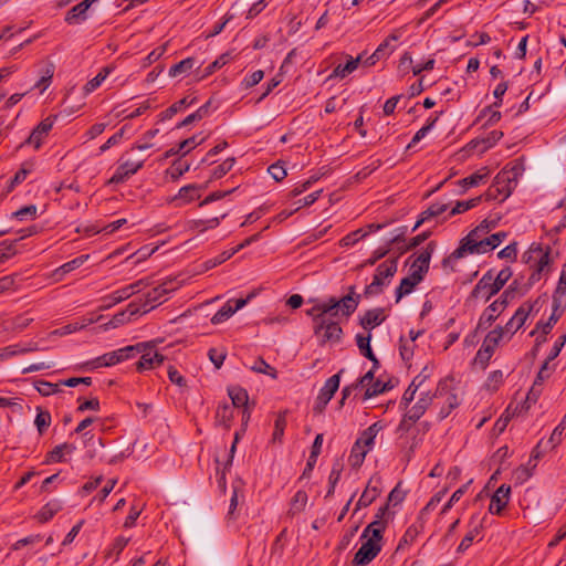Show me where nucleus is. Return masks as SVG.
Listing matches in <instances>:
<instances>
[{"label":"nucleus","mask_w":566,"mask_h":566,"mask_svg":"<svg viewBox=\"0 0 566 566\" xmlns=\"http://www.w3.org/2000/svg\"><path fill=\"white\" fill-rule=\"evenodd\" d=\"M361 300V295L356 293L354 285L348 287V293L336 298L328 297L315 304L306 311V315L313 321V332L321 340V344L339 343L343 337V328L335 318L340 314L348 318L355 313Z\"/></svg>","instance_id":"f257e3e1"},{"label":"nucleus","mask_w":566,"mask_h":566,"mask_svg":"<svg viewBox=\"0 0 566 566\" xmlns=\"http://www.w3.org/2000/svg\"><path fill=\"white\" fill-rule=\"evenodd\" d=\"M228 394L230 401L219 402L214 423L227 431L230 430L237 409L241 412L242 431H245L255 407V400L249 398L248 391H228Z\"/></svg>","instance_id":"f03ea898"},{"label":"nucleus","mask_w":566,"mask_h":566,"mask_svg":"<svg viewBox=\"0 0 566 566\" xmlns=\"http://www.w3.org/2000/svg\"><path fill=\"white\" fill-rule=\"evenodd\" d=\"M512 276L510 268L502 269L496 276L493 275V271L489 270L473 287L470 297L471 298H483L488 302L492 296L497 294L507 281Z\"/></svg>","instance_id":"7ed1b4c3"},{"label":"nucleus","mask_w":566,"mask_h":566,"mask_svg":"<svg viewBox=\"0 0 566 566\" xmlns=\"http://www.w3.org/2000/svg\"><path fill=\"white\" fill-rule=\"evenodd\" d=\"M517 282L514 281L493 303H491L479 318L478 328L486 329L505 310L510 300L514 297Z\"/></svg>","instance_id":"20e7f679"},{"label":"nucleus","mask_w":566,"mask_h":566,"mask_svg":"<svg viewBox=\"0 0 566 566\" xmlns=\"http://www.w3.org/2000/svg\"><path fill=\"white\" fill-rule=\"evenodd\" d=\"M145 347H146L145 343H138L136 345H128V346L118 348L116 350L106 353V354L95 358L90 364L94 368L103 367V366H105V367L114 366L116 364H119V363H123L125 360L136 357L144 350Z\"/></svg>","instance_id":"39448f33"},{"label":"nucleus","mask_w":566,"mask_h":566,"mask_svg":"<svg viewBox=\"0 0 566 566\" xmlns=\"http://www.w3.org/2000/svg\"><path fill=\"white\" fill-rule=\"evenodd\" d=\"M397 269V259H388L380 263L376 269L371 283L366 285L364 295L369 297L380 294L386 285V280L392 277L396 274Z\"/></svg>","instance_id":"423d86ee"},{"label":"nucleus","mask_w":566,"mask_h":566,"mask_svg":"<svg viewBox=\"0 0 566 566\" xmlns=\"http://www.w3.org/2000/svg\"><path fill=\"white\" fill-rule=\"evenodd\" d=\"M516 185V181L510 177V172L501 171L499 172L491 187L484 192L482 198L485 201H504L509 198Z\"/></svg>","instance_id":"0eeeda50"},{"label":"nucleus","mask_w":566,"mask_h":566,"mask_svg":"<svg viewBox=\"0 0 566 566\" xmlns=\"http://www.w3.org/2000/svg\"><path fill=\"white\" fill-rule=\"evenodd\" d=\"M496 226L494 221L483 220L479 226H476L473 230H471L467 237H464L460 241V245L450 254L448 259L443 260V265L447 264V262L450 259H461L464 256V247L473 243L474 241L484 239L483 235L486 234L491 229H493Z\"/></svg>","instance_id":"6e6552de"},{"label":"nucleus","mask_w":566,"mask_h":566,"mask_svg":"<svg viewBox=\"0 0 566 566\" xmlns=\"http://www.w3.org/2000/svg\"><path fill=\"white\" fill-rule=\"evenodd\" d=\"M178 282L175 279L167 280L158 286L154 287L149 291L145 298L142 301L140 311L142 313H148L150 310L155 308L158 304L163 303V297L169 294L170 292L177 290Z\"/></svg>","instance_id":"1a4fd4ad"},{"label":"nucleus","mask_w":566,"mask_h":566,"mask_svg":"<svg viewBox=\"0 0 566 566\" xmlns=\"http://www.w3.org/2000/svg\"><path fill=\"white\" fill-rule=\"evenodd\" d=\"M83 385L86 387L103 388L101 382V376L94 377H69L63 379H56V381L36 380L33 382L34 389H41L42 386H46L50 389H57L60 386L76 387Z\"/></svg>","instance_id":"9d476101"},{"label":"nucleus","mask_w":566,"mask_h":566,"mask_svg":"<svg viewBox=\"0 0 566 566\" xmlns=\"http://www.w3.org/2000/svg\"><path fill=\"white\" fill-rule=\"evenodd\" d=\"M149 282L146 279H140L132 284H128L106 296L103 297V302L105 304L101 307L102 310L109 308L125 300H128L130 296L139 293L142 290L147 287Z\"/></svg>","instance_id":"9b49d317"},{"label":"nucleus","mask_w":566,"mask_h":566,"mask_svg":"<svg viewBox=\"0 0 566 566\" xmlns=\"http://www.w3.org/2000/svg\"><path fill=\"white\" fill-rule=\"evenodd\" d=\"M365 542L361 544L359 549L356 552L353 558V565L355 566H366L373 559L377 557L380 553L382 544L380 539H375L373 537L363 538Z\"/></svg>","instance_id":"f8f14e48"},{"label":"nucleus","mask_w":566,"mask_h":566,"mask_svg":"<svg viewBox=\"0 0 566 566\" xmlns=\"http://www.w3.org/2000/svg\"><path fill=\"white\" fill-rule=\"evenodd\" d=\"M566 310V292L564 289H555L552 300V314L549 315L546 323L542 325V333L547 335L551 333L553 326L563 316Z\"/></svg>","instance_id":"ddd939ff"},{"label":"nucleus","mask_w":566,"mask_h":566,"mask_svg":"<svg viewBox=\"0 0 566 566\" xmlns=\"http://www.w3.org/2000/svg\"><path fill=\"white\" fill-rule=\"evenodd\" d=\"M551 247H546L544 250L541 244L533 243L530 249L523 254V259L526 263L535 261V269L538 272L549 271L551 260Z\"/></svg>","instance_id":"4468645a"},{"label":"nucleus","mask_w":566,"mask_h":566,"mask_svg":"<svg viewBox=\"0 0 566 566\" xmlns=\"http://www.w3.org/2000/svg\"><path fill=\"white\" fill-rule=\"evenodd\" d=\"M436 249V242L430 241L427 247L419 252L417 258L412 261L409 273L412 274V279L416 276L423 280L430 268V260Z\"/></svg>","instance_id":"2eb2a0df"},{"label":"nucleus","mask_w":566,"mask_h":566,"mask_svg":"<svg viewBox=\"0 0 566 566\" xmlns=\"http://www.w3.org/2000/svg\"><path fill=\"white\" fill-rule=\"evenodd\" d=\"M381 483V478L377 474L373 475L369 479L363 494L360 495L356 504L355 512H357L361 507L369 506L380 495Z\"/></svg>","instance_id":"dca6fc26"},{"label":"nucleus","mask_w":566,"mask_h":566,"mask_svg":"<svg viewBox=\"0 0 566 566\" xmlns=\"http://www.w3.org/2000/svg\"><path fill=\"white\" fill-rule=\"evenodd\" d=\"M57 115H50L44 118L38 126L33 128L30 136L25 140V144L33 145L35 149H39L42 145V140L49 135L52 129Z\"/></svg>","instance_id":"f3484780"},{"label":"nucleus","mask_w":566,"mask_h":566,"mask_svg":"<svg viewBox=\"0 0 566 566\" xmlns=\"http://www.w3.org/2000/svg\"><path fill=\"white\" fill-rule=\"evenodd\" d=\"M146 347L140 353V358L136 363V369L139 371L153 369L157 366H160L164 361V356L160 355L154 346H150L148 343H145Z\"/></svg>","instance_id":"a211bd4d"},{"label":"nucleus","mask_w":566,"mask_h":566,"mask_svg":"<svg viewBox=\"0 0 566 566\" xmlns=\"http://www.w3.org/2000/svg\"><path fill=\"white\" fill-rule=\"evenodd\" d=\"M511 486L502 484L491 496L489 512L491 514L501 515L510 501Z\"/></svg>","instance_id":"6ab92c4d"},{"label":"nucleus","mask_w":566,"mask_h":566,"mask_svg":"<svg viewBox=\"0 0 566 566\" xmlns=\"http://www.w3.org/2000/svg\"><path fill=\"white\" fill-rule=\"evenodd\" d=\"M207 185L199 186L196 184H190L184 186L179 189L178 193L171 198V202H177V206H182L192 202L196 199L200 198V191L205 190Z\"/></svg>","instance_id":"aec40b11"},{"label":"nucleus","mask_w":566,"mask_h":566,"mask_svg":"<svg viewBox=\"0 0 566 566\" xmlns=\"http://www.w3.org/2000/svg\"><path fill=\"white\" fill-rule=\"evenodd\" d=\"M532 310L533 305H521L516 310L515 314L511 317V319L505 324V326L502 327L504 329V334L509 333L513 335L516 331H518L524 325Z\"/></svg>","instance_id":"412c9836"},{"label":"nucleus","mask_w":566,"mask_h":566,"mask_svg":"<svg viewBox=\"0 0 566 566\" xmlns=\"http://www.w3.org/2000/svg\"><path fill=\"white\" fill-rule=\"evenodd\" d=\"M398 39L399 35L395 33L390 34L387 39L384 40V42L378 45L375 52L364 61V63L368 66H371L381 59L388 56L394 51V48L390 46V42L398 41Z\"/></svg>","instance_id":"4be33fe9"},{"label":"nucleus","mask_w":566,"mask_h":566,"mask_svg":"<svg viewBox=\"0 0 566 566\" xmlns=\"http://www.w3.org/2000/svg\"><path fill=\"white\" fill-rule=\"evenodd\" d=\"M484 518H478V516H472L470 521V530L465 534V536L462 538L461 543L459 544L457 551L458 553L465 552L473 543V541L480 535L481 530L483 527Z\"/></svg>","instance_id":"5701e85b"},{"label":"nucleus","mask_w":566,"mask_h":566,"mask_svg":"<svg viewBox=\"0 0 566 566\" xmlns=\"http://www.w3.org/2000/svg\"><path fill=\"white\" fill-rule=\"evenodd\" d=\"M386 319L385 310L381 307L368 310L359 321L360 326L366 331H371Z\"/></svg>","instance_id":"b1692460"},{"label":"nucleus","mask_w":566,"mask_h":566,"mask_svg":"<svg viewBox=\"0 0 566 566\" xmlns=\"http://www.w3.org/2000/svg\"><path fill=\"white\" fill-rule=\"evenodd\" d=\"M432 401L430 391H420L417 402L407 410L408 419L418 421Z\"/></svg>","instance_id":"393cba45"},{"label":"nucleus","mask_w":566,"mask_h":566,"mask_svg":"<svg viewBox=\"0 0 566 566\" xmlns=\"http://www.w3.org/2000/svg\"><path fill=\"white\" fill-rule=\"evenodd\" d=\"M197 102V97L185 96L184 98L175 102L167 109L158 115V122H166L171 119L177 113L182 112L187 107L191 106Z\"/></svg>","instance_id":"a878e982"},{"label":"nucleus","mask_w":566,"mask_h":566,"mask_svg":"<svg viewBox=\"0 0 566 566\" xmlns=\"http://www.w3.org/2000/svg\"><path fill=\"white\" fill-rule=\"evenodd\" d=\"M423 280L419 279V277H415L412 279V274L409 273L406 277H403L401 281H400V284L397 286L396 291H395V296H396V303H399L400 300L412 293V291L415 290V287L420 284Z\"/></svg>","instance_id":"bb28decb"},{"label":"nucleus","mask_w":566,"mask_h":566,"mask_svg":"<svg viewBox=\"0 0 566 566\" xmlns=\"http://www.w3.org/2000/svg\"><path fill=\"white\" fill-rule=\"evenodd\" d=\"M127 312L129 313L130 316H134V315L139 314L142 311L137 303L132 302L128 304L126 312H120L113 316V318L105 325L106 328H108V327L116 328V327L127 323L128 322Z\"/></svg>","instance_id":"cd10ccee"},{"label":"nucleus","mask_w":566,"mask_h":566,"mask_svg":"<svg viewBox=\"0 0 566 566\" xmlns=\"http://www.w3.org/2000/svg\"><path fill=\"white\" fill-rule=\"evenodd\" d=\"M406 230H407L406 227L400 228V232L388 241L387 247L378 248L377 250H375L373 252L371 256L366 261V264L374 265L377 261H379L380 259L386 256L390 250L391 244H395V243L403 240Z\"/></svg>","instance_id":"c85d7f7f"},{"label":"nucleus","mask_w":566,"mask_h":566,"mask_svg":"<svg viewBox=\"0 0 566 566\" xmlns=\"http://www.w3.org/2000/svg\"><path fill=\"white\" fill-rule=\"evenodd\" d=\"M62 507H63V504L60 500H57V499L51 500L50 502H48L45 505H43L41 507V510L36 514V518L41 523H46L51 518H53V516L56 513H59L62 510Z\"/></svg>","instance_id":"c756f323"},{"label":"nucleus","mask_w":566,"mask_h":566,"mask_svg":"<svg viewBox=\"0 0 566 566\" xmlns=\"http://www.w3.org/2000/svg\"><path fill=\"white\" fill-rule=\"evenodd\" d=\"M447 209L448 205L446 203H432L428 209L420 213L419 219L412 228V231H416L426 221L442 214L447 211Z\"/></svg>","instance_id":"7c9ffc66"},{"label":"nucleus","mask_w":566,"mask_h":566,"mask_svg":"<svg viewBox=\"0 0 566 566\" xmlns=\"http://www.w3.org/2000/svg\"><path fill=\"white\" fill-rule=\"evenodd\" d=\"M490 175V171L486 167H482L481 169L476 170L472 175L459 180V185L463 187L464 189H469L471 187H476L480 184L484 182Z\"/></svg>","instance_id":"2f4dec72"},{"label":"nucleus","mask_w":566,"mask_h":566,"mask_svg":"<svg viewBox=\"0 0 566 566\" xmlns=\"http://www.w3.org/2000/svg\"><path fill=\"white\" fill-rule=\"evenodd\" d=\"M361 61V55H358L357 57H350L346 64H338L329 75V78L333 77H339L345 78L347 75L353 73L359 65Z\"/></svg>","instance_id":"473e14b6"},{"label":"nucleus","mask_w":566,"mask_h":566,"mask_svg":"<svg viewBox=\"0 0 566 566\" xmlns=\"http://www.w3.org/2000/svg\"><path fill=\"white\" fill-rule=\"evenodd\" d=\"M386 526H387V521H379V520L374 518V521L365 527L360 538H365V537L369 536L375 539H380L382 542Z\"/></svg>","instance_id":"72a5a7b5"},{"label":"nucleus","mask_w":566,"mask_h":566,"mask_svg":"<svg viewBox=\"0 0 566 566\" xmlns=\"http://www.w3.org/2000/svg\"><path fill=\"white\" fill-rule=\"evenodd\" d=\"M87 18L88 12L77 3L65 13L64 21L70 25H74L83 23Z\"/></svg>","instance_id":"f704fd0d"},{"label":"nucleus","mask_w":566,"mask_h":566,"mask_svg":"<svg viewBox=\"0 0 566 566\" xmlns=\"http://www.w3.org/2000/svg\"><path fill=\"white\" fill-rule=\"evenodd\" d=\"M229 62V54L224 53L216 59L212 63L206 66L202 71L198 67L196 71V75L198 80H203L209 75L213 74L218 69L222 67Z\"/></svg>","instance_id":"c9c22d12"},{"label":"nucleus","mask_w":566,"mask_h":566,"mask_svg":"<svg viewBox=\"0 0 566 566\" xmlns=\"http://www.w3.org/2000/svg\"><path fill=\"white\" fill-rule=\"evenodd\" d=\"M113 71L109 66H104L101 69V71L94 76L92 80H90L83 87L84 94L88 95L93 93L95 90H97L102 83L106 80V77L109 75V73Z\"/></svg>","instance_id":"e433bc0d"},{"label":"nucleus","mask_w":566,"mask_h":566,"mask_svg":"<svg viewBox=\"0 0 566 566\" xmlns=\"http://www.w3.org/2000/svg\"><path fill=\"white\" fill-rule=\"evenodd\" d=\"M287 410L281 411L274 421V431L271 441L273 443H282L284 431L287 424L286 421Z\"/></svg>","instance_id":"4c0bfd02"},{"label":"nucleus","mask_w":566,"mask_h":566,"mask_svg":"<svg viewBox=\"0 0 566 566\" xmlns=\"http://www.w3.org/2000/svg\"><path fill=\"white\" fill-rule=\"evenodd\" d=\"M196 65V59L195 57H187L176 64H174L169 69V76L170 77H177L182 74H188Z\"/></svg>","instance_id":"58836bf2"},{"label":"nucleus","mask_w":566,"mask_h":566,"mask_svg":"<svg viewBox=\"0 0 566 566\" xmlns=\"http://www.w3.org/2000/svg\"><path fill=\"white\" fill-rule=\"evenodd\" d=\"M74 450L75 447L71 443L59 444L48 453L46 462H62L64 454H71Z\"/></svg>","instance_id":"ea45409f"},{"label":"nucleus","mask_w":566,"mask_h":566,"mask_svg":"<svg viewBox=\"0 0 566 566\" xmlns=\"http://www.w3.org/2000/svg\"><path fill=\"white\" fill-rule=\"evenodd\" d=\"M516 416V409H513V402H511L502 416L494 423L493 430L497 434H501L506 429L512 418Z\"/></svg>","instance_id":"a19ab883"},{"label":"nucleus","mask_w":566,"mask_h":566,"mask_svg":"<svg viewBox=\"0 0 566 566\" xmlns=\"http://www.w3.org/2000/svg\"><path fill=\"white\" fill-rule=\"evenodd\" d=\"M492 250H494V248L493 245H491V241L489 240V238H484L464 247V255L468 253L483 254Z\"/></svg>","instance_id":"79ce46f5"},{"label":"nucleus","mask_w":566,"mask_h":566,"mask_svg":"<svg viewBox=\"0 0 566 566\" xmlns=\"http://www.w3.org/2000/svg\"><path fill=\"white\" fill-rule=\"evenodd\" d=\"M88 259V255L87 254H83V255H80L64 264H62L61 266H59L56 270H55V275L59 276V280H61L63 277V275L72 272L73 270L80 268L82 264H84V262Z\"/></svg>","instance_id":"37998d69"},{"label":"nucleus","mask_w":566,"mask_h":566,"mask_svg":"<svg viewBox=\"0 0 566 566\" xmlns=\"http://www.w3.org/2000/svg\"><path fill=\"white\" fill-rule=\"evenodd\" d=\"M367 453H368V449H365V447L359 446L357 442H355L350 450V454H349V459H348L350 465L353 468H359L363 464Z\"/></svg>","instance_id":"c03bdc74"},{"label":"nucleus","mask_w":566,"mask_h":566,"mask_svg":"<svg viewBox=\"0 0 566 566\" xmlns=\"http://www.w3.org/2000/svg\"><path fill=\"white\" fill-rule=\"evenodd\" d=\"M377 429H376V424H373L370 427H368L367 429H365L360 436L357 438L356 442L359 444V446H363L365 447V449H370L371 446L374 444L375 442V438L377 436Z\"/></svg>","instance_id":"a18cd8bd"},{"label":"nucleus","mask_w":566,"mask_h":566,"mask_svg":"<svg viewBox=\"0 0 566 566\" xmlns=\"http://www.w3.org/2000/svg\"><path fill=\"white\" fill-rule=\"evenodd\" d=\"M237 252H238V249L222 251L217 256L205 261V263H203L205 270H210V269H213V268L222 264L223 262H226L230 258H232Z\"/></svg>","instance_id":"49530a36"},{"label":"nucleus","mask_w":566,"mask_h":566,"mask_svg":"<svg viewBox=\"0 0 566 566\" xmlns=\"http://www.w3.org/2000/svg\"><path fill=\"white\" fill-rule=\"evenodd\" d=\"M33 318L31 317L18 315L6 322V329H10L12 332H22L31 324Z\"/></svg>","instance_id":"de8ad7c7"},{"label":"nucleus","mask_w":566,"mask_h":566,"mask_svg":"<svg viewBox=\"0 0 566 566\" xmlns=\"http://www.w3.org/2000/svg\"><path fill=\"white\" fill-rule=\"evenodd\" d=\"M233 300H229L212 317L211 323L218 325L230 318L235 312L232 308Z\"/></svg>","instance_id":"09e8293b"},{"label":"nucleus","mask_w":566,"mask_h":566,"mask_svg":"<svg viewBox=\"0 0 566 566\" xmlns=\"http://www.w3.org/2000/svg\"><path fill=\"white\" fill-rule=\"evenodd\" d=\"M94 323L93 318L90 319H83L82 323H71L67 325L62 326L61 328H57L53 332V334L59 336H65L69 334H72L74 332L81 331L82 328L86 327L87 325Z\"/></svg>","instance_id":"8fccbe9b"},{"label":"nucleus","mask_w":566,"mask_h":566,"mask_svg":"<svg viewBox=\"0 0 566 566\" xmlns=\"http://www.w3.org/2000/svg\"><path fill=\"white\" fill-rule=\"evenodd\" d=\"M433 367L432 366H424L422 370L411 380L410 385L407 389H419L422 387L427 379H429L432 376Z\"/></svg>","instance_id":"3c124183"},{"label":"nucleus","mask_w":566,"mask_h":566,"mask_svg":"<svg viewBox=\"0 0 566 566\" xmlns=\"http://www.w3.org/2000/svg\"><path fill=\"white\" fill-rule=\"evenodd\" d=\"M306 503H307V494L305 491H297L292 501H291V509H290V512L292 514H296V513H300L302 512L305 506H306Z\"/></svg>","instance_id":"603ef678"},{"label":"nucleus","mask_w":566,"mask_h":566,"mask_svg":"<svg viewBox=\"0 0 566 566\" xmlns=\"http://www.w3.org/2000/svg\"><path fill=\"white\" fill-rule=\"evenodd\" d=\"M235 159L233 157L227 158L223 163L217 166L210 176V180H216L222 178L226 174H228L234 166Z\"/></svg>","instance_id":"864d4df0"},{"label":"nucleus","mask_w":566,"mask_h":566,"mask_svg":"<svg viewBox=\"0 0 566 566\" xmlns=\"http://www.w3.org/2000/svg\"><path fill=\"white\" fill-rule=\"evenodd\" d=\"M482 200V197H475L467 201H458L455 206L451 209L450 216H455L462 212H465L474 207H476L480 201Z\"/></svg>","instance_id":"5fc2aeb1"},{"label":"nucleus","mask_w":566,"mask_h":566,"mask_svg":"<svg viewBox=\"0 0 566 566\" xmlns=\"http://www.w3.org/2000/svg\"><path fill=\"white\" fill-rule=\"evenodd\" d=\"M565 431H566V415L563 417L559 424L553 430V432L548 439V443L552 446V448L557 447L562 442Z\"/></svg>","instance_id":"6e6d98bb"},{"label":"nucleus","mask_w":566,"mask_h":566,"mask_svg":"<svg viewBox=\"0 0 566 566\" xmlns=\"http://www.w3.org/2000/svg\"><path fill=\"white\" fill-rule=\"evenodd\" d=\"M189 168V164L181 160H176L171 167L167 169L166 174L169 175L174 181H176L179 179V177L187 172Z\"/></svg>","instance_id":"4d7b16f0"},{"label":"nucleus","mask_w":566,"mask_h":566,"mask_svg":"<svg viewBox=\"0 0 566 566\" xmlns=\"http://www.w3.org/2000/svg\"><path fill=\"white\" fill-rule=\"evenodd\" d=\"M134 174L129 172L128 169L124 168L123 164L119 163L113 176L107 181L108 185H118L128 180Z\"/></svg>","instance_id":"13d9d810"},{"label":"nucleus","mask_w":566,"mask_h":566,"mask_svg":"<svg viewBox=\"0 0 566 566\" xmlns=\"http://www.w3.org/2000/svg\"><path fill=\"white\" fill-rule=\"evenodd\" d=\"M336 391H321V394L317 396L315 405L313 407V411L317 415H321L327 403L332 400L334 397V394Z\"/></svg>","instance_id":"bf43d9fd"},{"label":"nucleus","mask_w":566,"mask_h":566,"mask_svg":"<svg viewBox=\"0 0 566 566\" xmlns=\"http://www.w3.org/2000/svg\"><path fill=\"white\" fill-rule=\"evenodd\" d=\"M537 392L538 391H527L524 401L517 402L515 405L513 403V409H516V416L526 412L530 409L531 403H534L538 398Z\"/></svg>","instance_id":"052dcab7"},{"label":"nucleus","mask_w":566,"mask_h":566,"mask_svg":"<svg viewBox=\"0 0 566 566\" xmlns=\"http://www.w3.org/2000/svg\"><path fill=\"white\" fill-rule=\"evenodd\" d=\"M504 336V329L501 326H497L493 331L489 332L485 336L483 343L490 346L491 348H496L499 343Z\"/></svg>","instance_id":"680f3d73"},{"label":"nucleus","mask_w":566,"mask_h":566,"mask_svg":"<svg viewBox=\"0 0 566 566\" xmlns=\"http://www.w3.org/2000/svg\"><path fill=\"white\" fill-rule=\"evenodd\" d=\"M368 234V232H364V228L357 229L347 235H345L340 241L342 247H353L356 244L359 240L365 238Z\"/></svg>","instance_id":"e2e57ef3"},{"label":"nucleus","mask_w":566,"mask_h":566,"mask_svg":"<svg viewBox=\"0 0 566 566\" xmlns=\"http://www.w3.org/2000/svg\"><path fill=\"white\" fill-rule=\"evenodd\" d=\"M129 538H126L124 536L116 537L111 549L107 552L106 557L115 556V558L118 559L120 553L127 546Z\"/></svg>","instance_id":"0e129e2a"},{"label":"nucleus","mask_w":566,"mask_h":566,"mask_svg":"<svg viewBox=\"0 0 566 566\" xmlns=\"http://www.w3.org/2000/svg\"><path fill=\"white\" fill-rule=\"evenodd\" d=\"M38 208L34 205L24 206L21 209L13 212V218L18 220L35 219Z\"/></svg>","instance_id":"69168bd1"},{"label":"nucleus","mask_w":566,"mask_h":566,"mask_svg":"<svg viewBox=\"0 0 566 566\" xmlns=\"http://www.w3.org/2000/svg\"><path fill=\"white\" fill-rule=\"evenodd\" d=\"M205 138L198 139L197 135H193L185 140H182L178 145V151H182V156L187 155L191 149L197 147L198 145H201L203 143Z\"/></svg>","instance_id":"338daca9"},{"label":"nucleus","mask_w":566,"mask_h":566,"mask_svg":"<svg viewBox=\"0 0 566 566\" xmlns=\"http://www.w3.org/2000/svg\"><path fill=\"white\" fill-rule=\"evenodd\" d=\"M34 423H35L39 432L42 434L49 428V426L51 423L50 412L39 409V412L35 417Z\"/></svg>","instance_id":"774afa93"}]
</instances>
